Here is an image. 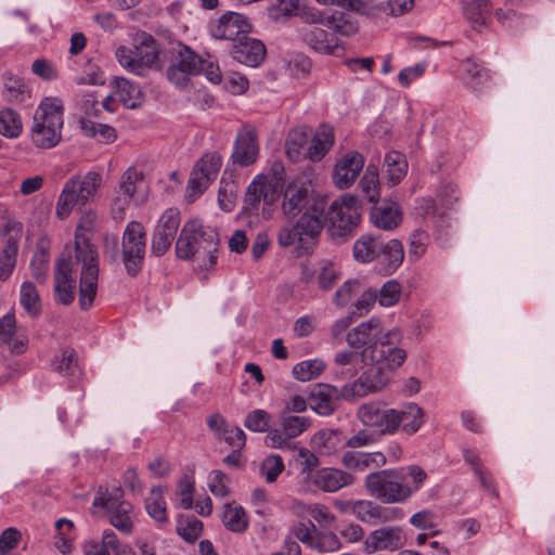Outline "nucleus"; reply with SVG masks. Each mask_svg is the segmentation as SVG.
<instances>
[{
    "label": "nucleus",
    "mask_w": 555,
    "mask_h": 555,
    "mask_svg": "<svg viewBox=\"0 0 555 555\" xmlns=\"http://www.w3.org/2000/svg\"><path fill=\"white\" fill-rule=\"evenodd\" d=\"M291 533L294 538L312 550L319 530L312 521L308 520L307 522L300 521L294 525Z\"/></svg>",
    "instance_id": "obj_60"
},
{
    "label": "nucleus",
    "mask_w": 555,
    "mask_h": 555,
    "mask_svg": "<svg viewBox=\"0 0 555 555\" xmlns=\"http://www.w3.org/2000/svg\"><path fill=\"white\" fill-rule=\"evenodd\" d=\"M278 242L282 247H289L296 244L299 249L306 251L310 248L308 242L302 237L297 223L293 227L282 228L278 234Z\"/></svg>",
    "instance_id": "obj_57"
},
{
    "label": "nucleus",
    "mask_w": 555,
    "mask_h": 555,
    "mask_svg": "<svg viewBox=\"0 0 555 555\" xmlns=\"http://www.w3.org/2000/svg\"><path fill=\"white\" fill-rule=\"evenodd\" d=\"M340 462L348 469L364 472L367 469H377L386 465L387 457L379 451H346L341 454Z\"/></svg>",
    "instance_id": "obj_31"
},
{
    "label": "nucleus",
    "mask_w": 555,
    "mask_h": 555,
    "mask_svg": "<svg viewBox=\"0 0 555 555\" xmlns=\"http://www.w3.org/2000/svg\"><path fill=\"white\" fill-rule=\"evenodd\" d=\"M18 251L17 241L9 237L5 242L3 249L0 253V280L7 281L16 263V256Z\"/></svg>",
    "instance_id": "obj_50"
},
{
    "label": "nucleus",
    "mask_w": 555,
    "mask_h": 555,
    "mask_svg": "<svg viewBox=\"0 0 555 555\" xmlns=\"http://www.w3.org/2000/svg\"><path fill=\"white\" fill-rule=\"evenodd\" d=\"M461 79L475 91L481 89L490 80L489 72L472 59L464 60L460 65Z\"/></svg>",
    "instance_id": "obj_40"
},
{
    "label": "nucleus",
    "mask_w": 555,
    "mask_h": 555,
    "mask_svg": "<svg viewBox=\"0 0 555 555\" xmlns=\"http://www.w3.org/2000/svg\"><path fill=\"white\" fill-rule=\"evenodd\" d=\"M177 530L183 540L192 543L202 534L203 522L194 516L186 517L185 519L180 520Z\"/></svg>",
    "instance_id": "obj_62"
},
{
    "label": "nucleus",
    "mask_w": 555,
    "mask_h": 555,
    "mask_svg": "<svg viewBox=\"0 0 555 555\" xmlns=\"http://www.w3.org/2000/svg\"><path fill=\"white\" fill-rule=\"evenodd\" d=\"M324 211L325 208L322 202H313L307 207L297 221V225L301 231L302 237L310 246L323 229Z\"/></svg>",
    "instance_id": "obj_27"
},
{
    "label": "nucleus",
    "mask_w": 555,
    "mask_h": 555,
    "mask_svg": "<svg viewBox=\"0 0 555 555\" xmlns=\"http://www.w3.org/2000/svg\"><path fill=\"white\" fill-rule=\"evenodd\" d=\"M353 516L370 526L399 520L403 517V511L399 507L383 506L372 500H356Z\"/></svg>",
    "instance_id": "obj_18"
},
{
    "label": "nucleus",
    "mask_w": 555,
    "mask_h": 555,
    "mask_svg": "<svg viewBox=\"0 0 555 555\" xmlns=\"http://www.w3.org/2000/svg\"><path fill=\"white\" fill-rule=\"evenodd\" d=\"M387 167V181L391 185L398 184L406 175L408 163L404 156L396 151L389 152L385 156Z\"/></svg>",
    "instance_id": "obj_45"
},
{
    "label": "nucleus",
    "mask_w": 555,
    "mask_h": 555,
    "mask_svg": "<svg viewBox=\"0 0 555 555\" xmlns=\"http://www.w3.org/2000/svg\"><path fill=\"white\" fill-rule=\"evenodd\" d=\"M430 244L429 233L421 228L413 230L408 237V255L411 261H418L427 253Z\"/></svg>",
    "instance_id": "obj_46"
},
{
    "label": "nucleus",
    "mask_w": 555,
    "mask_h": 555,
    "mask_svg": "<svg viewBox=\"0 0 555 555\" xmlns=\"http://www.w3.org/2000/svg\"><path fill=\"white\" fill-rule=\"evenodd\" d=\"M461 9L470 27L482 33L489 27L492 15V2L490 0H461Z\"/></svg>",
    "instance_id": "obj_29"
},
{
    "label": "nucleus",
    "mask_w": 555,
    "mask_h": 555,
    "mask_svg": "<svg viewBox=\"0 0 555 555\" xmlns=\"http://www.w3.org/2000/svg\"><path fill=\"white\" fill-rule=\"evenodd\" d=\"M397 421L395 424V433L401 428L404 433L415 434L424 424V412L416 403H409L402 409H395Z\"/></svg>",
    "instance_id": "obj_36"
},
{
    "label": "nucleus",
    "mask_w": 555,
    "mask_h": 555,
    "mask_svg": "<svg viewBox=\"0 0 555 555\" xmlns=\"http://www.w3.org/2000/svg\"><path fill=\"white\" fill-rule=\"evenodd\" d=\"M112 86L118 102L125 107L133 109L142 105L143 93L133 81L124 77H115Z\"/></svg>",
    "instance_id": "obj_34"
},
{
    "label": "nucleus",
    "mask_w": 555,
    "mask_h": 555,
    "mask_svg": "<svg viewBox=\"0 0 555 555\" xmlns=\"http://www.w3.org/2000/svg\"><path fill=\"white\" fill-rule=\"evenodd\" d=\"M324 25L332 31L331 34L339 37H352L359 31V23L354 16L349 13L336 11L324 16Z\"/></svg>",
    "instance_id": "obj_37"
},
{
    "label": "nucleus",
    "mask_w": 555,
    "mask_h": 555,
    "mask_svg": "<svg viewBox=\"0 0 555 555\" xmlns=\"http://www.w3.org/2000/svg\"><path fill=\"white\" fill-rule=\"evenodd\" d=\"M203 57L197 55L186 46H180L177 52L176 62L180 64L186 72L194 75L201 74Z\"/></svg>",
    "instance_id": "obj_58"
},
{
    "label": "nucleus",
    "mask_w": 555,
    "mask_h": 555,
    "mask_svg": "<svg viewBox=\"0 0 555 555\" xmlns=\"http://www.w3.org/2000/svg\"><path fill=\"white\" fill-rule=\"evenodd\" d=\"M64 528H67L68 531H73L74 524L72 520L66 518H61L55 522V529L57 531L55 537V547L62 554H68L72 552L73 546V537H67V533L64 532Z\"/></svg>",
    "instance_id": "obj_61"
},
{
    "label": "nucleus",
    "mask_w": 555,
    "mask_h": 555,
    "mask_svg": "<svg viewBox=\"0 0 555 555\" xmlns=\"http://www.w3.org/2000/svg\"><path fill=\"white\" fill-rule=\"evenodd\" d=\"M360 211L358 198L350 193L333 201L326 215L331 236L337 242H343L359 224Z\"/></svg>",
    "instance_id": "obj_8"
},
{
    "label": "nucleus",
    "mask_w": 555,
    "mask_h": 555,
    "mask_svg": "<svg viewBox=\"0 0 555 555\" xmlns=\"http://www.w3.org/2000/svg\"><path fill=\"white\" fill-rule=\"evenodd\" d=\"M79 126L82 133L91 139L96 140L100 143H112L116 140V130L106 124L95 122L88 118H81Z\"/></svg>",
    "instance_id": "obj_44"
},
{
    "label": "nucleus",
    "mask_w": 555,
    "mask_h": 555,
    "mask_svg": "<svg viewBox=\"0 0 555 555\" xmlns=\"http://www.w3.org/2000/svg\"><path fill=\"white\" fill-rule=\"evenodd\" d=\"M385 333L382 319L372 317L349 331L346 339L351 348L360 349L366 345L367 347L373 345Z\"/></svg>",
    "instance_id": "obj_24"
},
{
    "label": "nucleus",
    "mask_w": 555,
    "mask_h": 555,
    "mask_svg": "<svg viewBox=\"0 0 555 555\" xmlns=\"http://www.w3.org/2000/svg\"><path fill=\"white\" fill-rule=\"evenodd\" d=\"M28 336L24 328L16 326L15 315L7 313L0 319V344L15 353H23L26 350Z\"/></svg>",
    "instance_id": "obj_28"
},
{
    "label": "nucleus",
    "mask_w": 555,
    "mask_h": 555,
    "mask_svg": "<svg viewBox=\"0 0 555 555\" xmlns=\"http://www.w3.org/2000/svg\"><path fill=\"white\" fill-rule=\"evenodd\" d=\"M281 427L289 440L300 436L311 427V420L306 416H294L282 412L280 414Z\"/></svg>",
    "instance_id": "obj_51"
},
{
    "label": "nucleus",
    "mask_w": 555,
    "mask_h": 555,
    "mask_svg": "<svg viewBox=\"0 0 555 555\" xmlns=\"http://www.w3.org/2000/svg\"><path fill=\"white\" fill-rule=\"evenodd\" d=\"M334 140L333 128L328 125L320 126L307 147L306 158L312 162L321 160L332 149Z\"/></svg>",
    "instance_id": "obj_35"
},
{
    "label": "nucleus",
    "mask_w": 555,
    "mask_h": 555,
    "mask_svg": "<svg viewBox=\"0 0 555 555\" xmlns=\"http://www.w3.org/2000/svg\"><path fill=\"white\" fill-rule=\"evenodd\" d=\"M54 297L61 305H69L76 295V269L70 257H60L54 268Z\"/></svg>",
    "instance_id": "obj_15"
},
{
    "label": "nucleus",
    "mask_w": 555,
    "mask_h": 555,
    "mask_svg": "<svg viewBox=\"0 0 555 555\" xmlns=\"http://www.w3.org/2000/svg\"><path fill=\"white\" fill-rule=\"evenodd\" d=\"M144 176L143 172L135 167H129L121 176L119 181V192L124 196L122 202L128 204L131 201L140 202L137 196L143 189Z\"/></svg>",
    "instance_id": "obj_38"
},
{
    "label": "nucleus",
    "mask_w": 555,
    "mask_h": 555,
    "mask_svg": "<svg viewBox=\"0 0 555 555\" xmlns=\"http://www.w3.org/2000/svg\"><path fill=\"white\" fill-rule=\"evenodd\" d=\"M402 285L399 281L391 279L377 289V302L380 307H395L401 299Z\"/></svg>",
    "instance_id": "obj_54"
},
{
    "label": "nucleus",
    "mask_w": 555,
    "mask_h": 555,
    "mask_svg": "<svg viewBox=\"0 0 555 555\" xmlns=\"http://www.w3.org/2000/svg\"><path fill=\"white\" fill-rule=\"evenodd\" d=\"M343 387L340 389L326 385H317L309 397V404L311 409L320 415L332 414L338 404L340 398H343Z\"/></svg>",
    "instance_id": "obj_26"
},
{
    "label": "nucleus",
    "mask_w": 555,
    "mask_h": 555,
    "mask_svg": "<svg viewBox=\"0 0 555 555\" xmlns=\"http://www.w3.org/2000/svg\"><path fill=\"white\" fill-rule=\"evenodd\" d=\"M312 193L311 183L300 178L291 181L283 192L282 211L288 218H294L308 207Z\"/></svg>",
    "instance_id": "obj_20"
},
{
    "label": "nucleus",
    "mask_w": 555,
    "mask_h": 555,
    "mask_svg": "<svg viewBox=\"0 0 555 555\" xmlns=\"http://www.w3.org/2000/svg\"><path fill=\"white\" fill-rule=\"evenodd\" d=\"M271 415L262 409H257L249 412L244 421V426L254 433L268 431L271 423Z\"/></svg>",
    "instance_id": "obj_59"
},
{
    "label": "nucleus",
    "mask_w": 555,
    "mask_h": 555,
    "mask_svg": "<svg viewBox=\"0 0 555 555\" xmlns=\"http://www.w3.org/2000/svg\"><path fill=\"white\" fill-rule=\"evenodd\" d=\"M364 167V157L357 151H349L337 158L332 173L334 185L339 190L349 189Z\"/></svg>",
    "instance_id": "obj_19"
},
{
    "label": "nucleus",
    "mask_w": 555,
    "mask_h": 555,
    "mask_svg": "<svg viewBox=\"0 0 555 555\" xmlns=\"http://www.w3.org/2000/svg\"><path fill=\"white\" fill-rule=\"evenodd\" d=\"M406 544V535L401 526H383L379 527L365 538L363 541V550L366 554L376 552H397Z\"/></svg>",
    "instance_id": "obj_13"
},
{
    "label": "nucleus",
    "mask_w": 555,
    "mask_h": 555,
    "mask_svg": "<svg viewBox=\"0 0 555 555\" xmlns=\"http://www.w3.org/2000/svg\"><path fill=\"white\" fill-rule=\"evenodd\" d=\"M95 220L96 215L94 211H86L80 218L75 236L76 262H81L82 264L79 284V306L83 310L92 306L96 296L99 263L94 246L79 231H91Z\"/></svg>",
    "instance_id": "obj_3"
},
{
    "label": "nucleus",
    "mask_w": 555,
    "mask_h": 555,
    "mask_svg": "<svg viewBox=\"0 0 555 555\" xmlns=\"http://www.w3.org/2000/svg\"><path fill=\"white\" fill-rule=\"evenodd\" d=\"M221 520L223 526L234 533L245 532L249 525L245 508L235 502L223 505Z\"/></svg>",
    "instance_id": "obj_41"
},
{
    "label": "nucleus",
    "mask_w": 555,
    "mask_h": 555,
    "mask_svg": "<svg viewBox=\"0 0 555 555\" xmlns=\"http://www.w3.org/2000/svg\"><path fill=\"white\" fill-rule=\"evenodd\" d=\"M64 104L60 98L47 96L34 114L30 140L39 149H52L62 139Z\"/></svg>",
    "instance_id": "obj_5"
},
{
    "label": "nucleus",
    "mask_w": 555,
    "mask_h": 555,
    "mask_svg": "<svg viewBox=\"0 0 555 555\" xmlns=\"http://www.w3.org/2000/svg\"><path fill=\"white\" fill-rule=\"evenodd\" d=\"M20 302L31 317H37L41 311V300L36 286L31 282H24L20 291Z\"/></svg>",
    "instance_id": "obj_53"
},
{
    "label": "nucleus",
    "mask_w": 555,
    "mask_h": 555,
    "mask_svg": "<svg viewBox=\"0 0 555 555\" xmlns=\"http://www.w3.org/2000/svg\"><path fill=\"white\" fill-rule=\"evenodd\" d=\"M217 234L206 229L202 221L192 219L186 221L176 242V254L178 258L198 262L203 270L211 269L217 261Z\"/></svg>",
    "instance_id": "obj_4"
},
{
    "label": "nucleus",
    "mask_w": 555,
    "mask_h": 555,
    "mask_svg": "<svg viewBox=\"0 0 555 555\" xmlns=\"http://www.w3.org/2000/svg\"><path fill=\"white\" fill-rule=\"evenodd\" d=\"M85 555H135L132 547L121 543L114 531L107 529L102 534L101 544L93 543L85 547Z\"/></svg>",
    "instance_id": "obj_33"
},
{
    "label": "nucleus",
    "mask_w": 555,
    "mask_h": 555,
    "mask_svg": "<svg viewBox=\"0 0 555 555\" xmlns=\"http://www.w3.org/2000/svg\"><path fill=\"white\" fill-rule=\"evenodd\" d=\"M181 217L177 208L166 209L159 217L152 236V253L160 257L170 248L178 229L180 227Z\"/></svg>",
    "instance_id": "obj_14"
},
{
    "label": "nucleus",
    "mask_w": 555,
    "mask_h": 555,
    "mask_svg": "<svg viewBox=\"0 0 555 555\" xmlns=\"http://www.w3.org/2000/svg\"><path fill=\"white\" fill-rule=\"evenodd\" d=\"M307 480L322 492L334 493L352 486L357 478L353 474L340 468L321 467L310 470L307 474Z\"/></svg>",
    "instance_id": "obj_16"
},
{
    "label": "nucleus",
    "mask_w": 555,
    "mask_h": 555,
    "mask_svg": "<svg viewBox=\"0 0 555 555\" xmlns=\"http://www.w3.org/2000/svg\"><path fill=\"white\" fill-rule=\"evenodd\" d=\"M370 218L377 229L392 231L402 223L403 211L399 203L383 201L372 208Z\"/></svg>",
    "instance_id": "obj_25"
},
{
    "label": "nucleus",
    "mask_w": 555,
    "mask_h": 555,
    "mask_svg": "<svg viewBox=\"0 0 555 555\" xmlns=\"http://www.w3.org/2000/svg\"><path fill=\"white\" fill-rule=\"evenodd\" d=\"M308 135L300 130L289 132L285 142V153L287 157L296 163L306 157Z\"/></svg>",
    "instance_id": "obj_49"
},
{
    "label": "nucleus",
    "mask_w": 555,
    "mask_h": 555,
    "mask_svg": "<svg viewBox=\"0 0 555 555\" xmlns=\"http://www.w3.org/2000/svg\"><path fill=\"white\" fill-rule=\"evenodd\" d=\"M359 186L362 194L367 198L369 202L377 203L380 192L378 169L375 165H367L364 175L359 182Z\"/></svg>",
    "instance_id": "obj_48"
},
{
    "label": "nucleus",
    "mask_w": 555,
    "mask_h": 555,
    "mask_svg": "<svg viewBox=\"0 0 555 555\" xmlns=\"http://www.w3.org/2000/svg\"><path fill=\"white\" fill-rule=\"evenodd\" d=\"M222 165V158L217 152H208L204 154L192 170L191 178L188 183V192L190 197H198L217 178Z\"/></svg>",
    "instance_id": "obj_12"
},
{
    "label": "nucleus",
    "mask_w": 555,
    "mask_h": 555,
    "mask_svg": "<svg viewBox=\"0 0 555 555\" xmlns=\"http://www.w3.org/2000/svg\"><path fill=\"white\" fill-rule=\"evenodd\" d=\"M307 18L308 22L298 28V36L305 44L314 52L327 55L344 50L341 41L320 26L324 25V15L321 12L311 13Z\"/></svg>",
    "instance_id": "obj_9"
},
{
    "label": "nucleus",
    "mask_w": 555,
    "mask_h": 555,
    "mask_svg": "<svg viewBox=\"0 0 555 555\" xmlns=\"http://www.w3.org/2000/svg\"><path fill=\"white\" fill-rule=\"evenodd\" d=\"M53 366L63 376L73 375L77 367L76 352L70 349L63 350L60 356L55 357Z\"/></svg>",
    "instance_id": "obj_64"
},
{
    "label": "nucleus",
    "mask_w": 555,
    "mask_h": 555,
    "mask_svg": "<svg viewBox=\"0 0 555 555\" xmlns=\"http://www.w3.org/2000/svg\"><path fill=\"white\" fill-rule=\"evenodd\" d=\"M115 56L125 69L138 76L160 67L158 44L150 35H144L132 48L118 47Z\"/></svg>",
    "instance_id": "obj_7"
},
{
    "label": "nucleus",
    "mask_w": 555,
    "mask_h": 555,
    "mask_svg": "<svg viewBox=\"0 0 555 555\" xmlns=\"http://www.w3.org/2000/svg\"><path fill=\"white\" fill-rule=\"evenodd\" d=\"M103 178L100 172L88 171L85 175H75L64 184L57 202L55 214L59 219H66L74 208L92 203L102 186Z\"/></svg>",
    "instance_id": "obj_6"
},
{
    "label": "nucleus",
    "mask_w": 555,
    "mask_h": 555,
    "mask_svg": "<svg viewBox=\"0 0 555 555\" xmlns=\"http://www.w3.org/2000/svg\"><path fill=\"white\" fill-rule=\"evenodd\" d=\"M259 155V146L255 128L245 126L238 132L232 158L241 166H248L256 162Z\"/></svg>",
    "instance_id": "obj_23"
},
{
    "label": "nucleus",
    "mask_w": 555,
    "mask_h": 555,
    "mask_svg": "<svg viewBox=\"0 0 555 555\" xmlns=\"http://www.w3.org/2000/svg\"><path fill=\"white\" fill-rule=\"evenodd\" d=\"M413 7L414 0H388L376 5L374 11L390 16H400L411 11Z\"/></svg>",
    "instance_id": "obj_63"
},
{
    "label": "nucleus",
    "mask_w": 555,
    "mask_h": 555,
    "mask_svg": "<svg viewBox=\"0 0 555 555\" xmlns=\"http://www.w3.org/2000/svg\"><path fill=\"white\" fill-rule=\"evenodd\" d=\"M427 479L418 465L370 473L364 479L370 495L385 504L404 503L417 492Z\"/></svg>",
    "instance_id": "obj_2"
},
{
    "label": "nucleus",
    "mask_w": 555,
    "mask_h": 555,
    "mask_svg": "<svg viewBox=\"0 0 555 555\" xmlns=\"http://www.w3.org/2000/svg\"><path fill=\"white\" fill-rule=\"evenodd\" d=\"M380 243L382 242L379 240L372 235H361L353 243V258L360 263H370L376 260L380 254Z\"/></svg>",
    "instance_id": "obj_42"
},
{
    "label": "nucleus",
    "mask_w": 555,
    "mask_h": 555,
    "mask_svg": "<svg viewBox=\"0 0 555 555\" xmlns=\"http://www.w3.org/2000/svg\"><path fill=\"white\" fill-rule=\"evenodd\" d=\"M464 460L473 468L476 477L479 479L482 487L491 491L494 496H498L495 489L493 488V480L489 472L482 466L479 455L472 450H464Z\"/></svg>",
    "instance_id": "obj_52"
},
{
    "label": "nucleus",
    "mask_w": 555,
    "mask_h": 555,
    "mask_svg": "<svg viewBox=\"0 0 555 555\" xmlns=\"http://www.w3.org/2000/svg\"><path fill=\"white\" fill-rule=\"evenodd\" d=\"M401 339L400 330L393 327L363 350L362 361L367 367L358 379L343 386V399L351 401L380 391L391 382L406 359V351L399 347Z\"/></svg>",
    "instance_id": "obj_1"
},
{
    "label": "nucleus",
    "mask_w": 555,
    "mask_h": 555,
    "mask_svg": "<svg viewBox=\"0 0 555 555\" xmlns=\"http://www.w3.org/2000/svg\"><path fill=\"white\" fill-rule=\"evenodd\" d=\"M284 468V462L278 454H270L266 456L259 464L260 475L269 483L275 482Z\"/></svg>",
    "instance_id": "obj_56"
},
{
    "label": "nucleus",
    "mask_w": 555,
    "mask_h": 555,
    "mask_svg": "<svg viewBox=\"0 0 555 555\" xmlns=\"http://www.w3.org/2000/svg\"><path fill=\"white\" fill-rule=\"evenodd\" d=\"M121 490L115 489L114 494L100 493L94 501V506L104 507L108 514L109 522L118 531L130 534L133 529L134 509L131 503L120 501Z\"/></svg>",
    "instance_id": "obj_11"
},
{
    "label": "nucleus",
    "mask_w": 555,
    "mask_h": 555,
    "mask_svg": "<svg viewBox=\"0 0 555 555\" xmlns=\"http://www.w3.org/2000/svg\"><path fill=\"white\" fill-rule=\"evenodd\" d=\"M358 417L364 426L378 428L380 434H395V409H384L377 402H369L359 408Z\"/></svg>",
    "instance_id": "obj_21"
},
{
    "label": "nucleus",
    "mask_w": 555,
    "mask_h": 555,
    "mask_svg": "<svg viewBox=\"0 0 555 555\" xmlns=\"http://www.w3.org/2000/svg\"><path fill=\"white\" fill-rule=\"evenodd\" d=\"M23 132V121L21 115L12 108H3L0 111V134L14 139L18 138Z\"/></svg>",
    "instance_id": "obj_47"
},
{
    "label": "nucleus",
    "mask_w": 555,
    "mask_h": 555,
    "mask_svg": "<svg viewBox=\"0 0 555 555\" xmlns=\"http://www.w3.org/2000/svg\"><path fill=\"white\" fill-rule=\"evenodd\" d=\"M232 55L237 62L256 67L266 57V47L260 40L245 35L233 44Z\"/></svg>",
    "instance_id": "obj_30"
},
{
    "label": "nucleus",
    "mask_w": 555,
    "mask_h": 555,
    "mask_svg": "<svg viewBox=\"0 0 555 555\" xmlns=\"http://www.w3.org/2000/svg\"><path fill=\"white\" fill-rule=\"evenodd\" d=\"M340 271L327 260L320 261L314 268H306L302 272L305 283H317L322 291H330L339 280Z\"/></svg>",
    "instance_id": "obj_32"
},
{
    "label": "nucleus",
    "mask_w": 555,
    "mask_h": 555,
    "mask_svg": "<svg viewBox=\"0 0 555 555\" xmlns=\"http://www.w3.org/2000/svg\"><path fill=\"white\" fill-rule=\"evenodd\" d=\"M325 369L321 359H310L297 363L293 367V375L300 382H308L317 378Z\"/></svg>",
    "instance_id": "obj_55"
},
{
    "label": "nucleus",
    "mask_w": 555,
    "mask_h": 555,
    "mask_svg": "<svg viewBox=\"0 0 555 555\" xmlns=\"http://www.w3.org/2000/svg\"><path fill=\"white\" fill-rule=\"evenodd\" d=\"M250 29L251 25L247 17L236 12H227L209 25V34L214 38L234 42L242 39Z\"/></svg>",
    "instance_id": "obj_17"
},
{
    "label": "nucleus",
    "mask_w": 555,
    "mask_h": 555,
    "mask_svg": "<svg viewBox=\"0 0 555 555\" xmlns=\"http://www.w3.org/2000/svg\"><path fill=\"white\" fill-rule=\"evenodd\" d=\"M404 255L403 244L399 240L392 238L386 243H380L378 258H380V263L387 273L391 274L401 267Z\"/></svg>",
    "instance_id": "obj_39"
},
{
    "label": "nucleus",
    "mask_w": 555,
    "mask_h": 555,
    "mask_svg": "<svg viewBox=\"0 0 555 555\" xmlns=\"http://www.w3.org/2000/svg\"><path fill=\"white\" fill-rule=\"evenodd\" d=\"M280 189L281 186L273 183L268 176L259 173L248 185L245 202L255 209L261 202L271 206L275 203Z\"/></svg>",
    "instance_id": "obj_22"
},
{
    "label": "nucleus",
    "mask_w": 555,
    "mask_h": 555,
    "mask_svg": "<svg viewBox=\"0 0 555 555\" xmlns=\"http://www.w3.org/2000/svg\"><path fill=\"white\" fill-rule=\"evenodd\" d=\"M145 509L151 518L158 524L168 522L165 488L153 487L145 499Z\"/></svg>",
    "instance_id": "obj_43"
},
{
    "label": "nucleus",
    "mask_w": 555,
    "mask_h": 555,
    "mask_svg": "<svg viewBox=\"0 0 555 555\" xmlns=\"http://www.w3.org/2000/svg\"><path fill=\"white\" fill-rule=\"evenodd\" d=\"M146 232L139 221L129 222L122 233L121 255L127 272L134 276L141 268L145 256Z\"/></svg>",
    "instance_id": "obj_10"
}]
</instances>
